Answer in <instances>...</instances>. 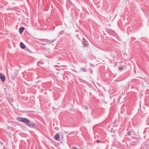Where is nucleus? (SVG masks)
<instances>
[{"instance_id":"obj_1","label":"nucleus","mask_w":149,"mask_h":149,"mask_svg":"<svg viewBox=\"0 0 149 149\" xmlns=\"http://www.w3.org/2000/svg\"><path fill=\"white\" fill-rule=\"evenodd\" d=\"M17 120L18 121L25 123L26 125L30 127H33L35 125V124L33 123H30V121L25 118L18 117L17 118Z\"/></svg>"},{"instance_id":"obj_2","label":"nucleus","mask_w":149,"mask_h":149,"mask_svg":"<svg viewBox=\"0 0 149 149\" xmlns=\"http://www.w3.org/2000/svg\"><path fill=\"white\" fill-rule=\"evenodd\" d=\"M0 79H1L2 81H4L5 80V77L2 73L0 74Z\"/></svg>"},{"instance_id":"obj_3","label":"nucleus","mask_w":149,"mask_h":149,"mask_svg":"<svg viewBox=\"0 0 149 149\" xmlns=\"http://www.w3.org/2000/svg\"><path fill=\"white\" fill-rule=\"evenodd\" d=\"M59 135L58 134H56L54 137V139L58 141L59 139Z\"/></svg>"},{"instance_id":"obj_4","label":"nucleus","mask_w":149,"mask_h":149,"mask_svg":"<svg viewBox=\"0 0 149 149\" xmlns=\"http://www.w3.org/2000/svg\"><path fill=\"white\" fill-rule=\"evenodd\" d=\"M20 47L22 49H24L25 47V46L22 42H21L20 44Z\"/></svg>"},{"instance_id":"obj_5","label":"nucleus","mask_w":149,"mask_h":149,"mask_svg":"<svg viewBox=\"0 0 149 149\" xmlns=\"http://www.w3.org/2000/svg\"><path fill=\"white\" fill-rule=\"evenodd\" d=\"M24 28L22 27L20 28L19 29V32L20 34H22L24 30Z\"/></svg>"},{"instance_id":"obj_6","label":"nucleus","mask_w":149,"mask_h":149,"mask_svg":"<svg viewBox=\"0 0 149 149\" xmlns=\"http://www.w3.org/2000/svg\"><path fill=\"white\" fill-rule=\"evenodd\" d=\"M118 69L119 70H122L123 69V67H120L118 68Z\"/></svg>"},{"instance_id":"obj_7","label":"nucleus","mask_w":149,"mask_h":149,"mask_svg":"<svg viewBox=\"0 0 149 149\" xmlns=\"http://www.w3.org/2000/svg\"><path fill=\"white\" fill-rule=\"evenodd\" d=\"M127 134L129 135L130 136L131 135V133L130 132H128Z\"/></svg>"},{"instance_id":"obj_8","label":"nucleus","mask_w":149,"mask_h":149,"mask_svg":"<svg viewBox=\"0 0 149 149\" xmlns=\"http://www.w3.org/2000/svg\"><path fill=\"white\" fill-rule=\"evenodd\" d=\"M72 149H76V148L74 147H72Z\"/></svg>"},{"instance_id":"obj_9","label":"nucleus","mask_w":149,"mask_h":149,"mask_svg":"<svg viewBox=\"0 0 149 149\" xmlns=\"http://www.w3.org/2000/svg\"><path fill=\"white\" fill-rule=\"evenodd\" d=\"M97 143H99V141L98 140H97Z\"/></svg>"},{"instance_id":"obj_10","label":"nucleus","mask_w":149,"mask_h":149,"mask_svg":"<svg viewBox=\"0 0 149 149\" xmlns=\"http://www.w3.org/2000/svg\"><path fill=\"white\" fill-rule=\"evenodd\" d=\"M13 79H14V77H13Z\"/></svg>"}]
</instances>
